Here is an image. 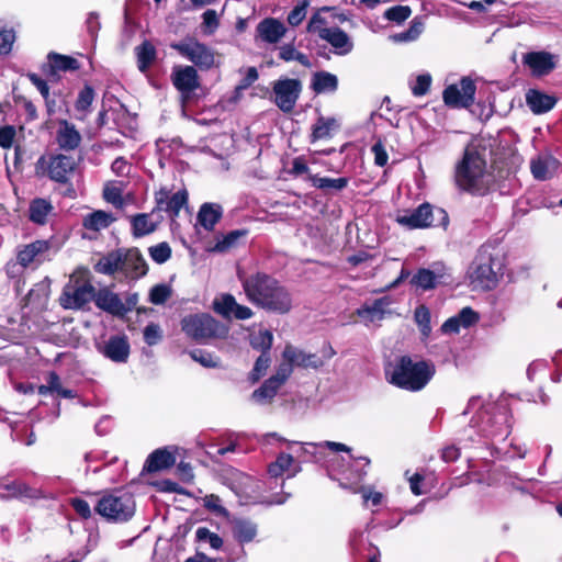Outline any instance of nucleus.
I'll return each instance as SVG.
<instances>
[{"mask_svg":"<svg viewBox=\"0 0 562 562\" xmlns=\"http://www.w3.org/2000/svg\"><path fill=\"white\" fill-rule=\"evenodd\" d=\"M247 300L267 312L284 315L295 306L294 294L286 285L265 272L238 274Z\"/></svg>","mask_w":562,"mask_h":562,"instance_id":"nucleus-1","label":"nucleus"},{"mask_svg":"<svg viewBox=\"0 0 562 562\" xmlns=\"http://www.w3.org/2000/svg\"><path fill=\"white\" fill-rule=\"evenodd\" d=\"M475 413L471 427L477 428V434L484 438L504 440L509 435V412L505 402L483 403L479 396L469 400L463 415Z\"/></svg>","mask_w":562,"mask_h":562,"instance_id":"nucleus-2","label":"nucleus"},{"mask_svg":"<svg viewBox=\"0 0 562 562\" xmlns=\"http://www.w3.org/2000/svg\"><path fill=\"white\" fill-rule=\"evenodd\" d=\"M504 255L497 244L485 243L475 252L467 270L473 290L488 291L497 286L504 274Z\"/></svg>","mask_w":562,"mask_h":562,"instance_id":"nucleus-3","label":"nucleus"},{"mask_svg":"<svg viewBox=\"0 0 562 562\" xmlns=\"http://www.w3.org/2000/svg\"><path fill=\"white\" fill-rule=\"evenodd\" d=\"M453 178L458 189L475 195L485 194L492 182L484 155L472 145L465 147L457 162Z\"/></svg>","mask_w":562,"mask_h":562,"instance_id":"nucleus-4","label":"nucleus"},{"mask_svg":"<svg viewBox=\"0 0 562 562\" xmlns=\"http://www.w3.org/2000/svg\"><path fill=\"white\" fill-rule=\"evenodd\" d=\"M435 369L426 361H413L411 357L403 356L385 368L386 380L406 391H420L430 381Z\"/></svg>","mask_w":562,"mask_h":562,"instance_id":"nucleus-5","label":"nucleus"},{"mask_svg":"<svg viewBox=\"0 0 562 562\" xmlns=\"http://www.w3.org/2000/svg\"><path fill=\"white\" fill-rule=\"evenodd\" d=\"M94 510L109 521L125 522L135 515L136 501L130 492L114 491L103 494Z\"/></svg>","mask_w":562,"mask_h":562,"instance_id":"nucleus-6","label":"nucleus"},{"mask_svg":"<svg viewBox=\"0 0 562 562\" xmlns=\"http://www.w3.org/2000/svg\"><path fill=\"white\" fill-rule=\"evenodd\" d=\"M77 162L66 154H49L41 156L35 164L36 175L47 177L60 184H69L75 175Z\"/></svg>","mask_w":562,"mask_h":562,"instance_id":"nucleus-7","label":"nucleus"},{"mask_svg":"<svg viewBox=\"0 0 562 562\" xmlns=\"http://www.w3.org/2000/svg\"><path fill=\"white\" fill-rule=\"evenodd\" d=\"M184 334L196 341H206L214 338H224L228 328L209 314L186 316L181 322Z\"/></svg>","mask_w":562,"mask_h":562,"instance_id":"nucleus-8","label":"nucleus"},{"mask_svg":"<svg viewBox=\"0 0 562 562\" xmlns=\"http://www.w3.org/2000/svg\"><path fill=\"white\" fill-rule=\"evenodd\" d=\"M94 286L83 273L72 274L59 297L60 305L68 310H79L94 297Z\"/></svg>","mask_w":562,"mask_h":562,"instance_id":"nucleus-9","label":"nucleus"},{"mask_svg":"<svg viewBox=\"0 0 562 562\" xmlns=\"http://www.w3.org/2000/svg\"><path fill=\"white\" fill-rule=\"evenodd\" d=\"M170 47L200 69H210L215 64L214 52L194 37H186L171 43Z\"/></svg>","mask_w":562,"mask_h":562,"instance_id":"nucleus-10","label":"nucleus"},{"mask_svg":"<svg viewBox=\"0 0 562 562\" xmlns=\"http://www.w3.org/2000/svg\"><path fill=\"white\" fill-rule=\"evenodd\" d=\"M140 266V256L137 249L130 250L123 257L109 256L101 259L97 265V270L105 274H112L115 271H123L133 279L139 277L138 268Z\"/></svg>","mask_w":562,"mask_h":562,"instance_id":"nucleus-11","label":"nucleus"},{"mask_svg":"<svg viewBox=\"0 0 562 562\" xmlns=\"http://www.w3.org/2000/svg\"><path fill=\"white\" fill-rule=\"evenodd\" d=\"M276 105L284 113H291L300 98L302 83L299 79L281 78L273 82Z\"/></svg>","mask_w":562,"mask_h":562,"instance_id":"nucleus-12","label":"nucleus"},{"mask_svg":"<svg viewBox=\"0 0 562 562\" xmlns=\"http://www.w3.org/2000/svg\"><path fill=\"white\" fill-rule=\"evenodd\" d=\"M475 91L474 81L469 77H463L459 83L449 85L443 90L442 99L449 108H469L474 102Z\"/></svg>","mask_w":562,"mask_h":562,"instance_id":"nucleus-13","label":"nucleus"},{"mask_svg":"<svg viewBox=\"0 0 562 562\" xmlns=\"http://www.w3.org/2000/svg\"><path fill=\"white\" fill-rule=\"evenodd\" d=\"M335 355V350L329 346L323 350V356L305 352L292 345H286L283 352V360L292 361L294 367L303 369H319L325 362Z\"/></svg>","mask_w":562,"mask_h":562,"instance_id":"nucleus-14","label":"nucleus"},{"mask_svg":"<svg viewBox=\"0 0 562 562\" xmlns=\"http://www.w3.org/2000/svg\"><path fill=\"white\" fill-rule=\"evenodd\" d=\"M189 194L187 189H180L175 193L167 188H161L155 193L156 209L166 212L170 218H176L181 209L188 206Z\"/></svg>","mask_w":562,"mask_h":562,"instance_id":"nucleus-15","label":"nucleus"},{"mask_svg":"<svg viewBox=\"0 0 562 562\" xmlns=\"http://www.w3.org/2000/svg\"><path fill=\"white\" fill-rule=\"evenodd\" d=\"M55 142L63 151H75L82 142V136L75 124L67 120H58L55 132Z\"/></svg>","mask_w":562,"mask_h":562,"instance_id":"nucleus-16","label":"nucleus"},{"mask_svg":"<svg viewBox=\"0 0 562 562\" xmlns=\"http://www.w3.org/2000/svg\"><path fill=\"white\" fill-rule=\"evenodd\" d=\"M522 64L527 66L532 76L549 75L557 66V57L549 52H530L522 56Z\"/></svg>","mask_w":562,"mask_h":562,"instance_id":"nucleus-17","label":"nucleus"},{"mask_svg":"<svg viewBox=\"0 0 562 562\" xmlns=\"http://www.w3.org/2000/svg\"><path fill=\"white\" fill-rule=\"evenodd\" d=\"M390 305L391 299L389 296H383L370 303H364L356 311V314L367 326L370 324H376L384 319L385 315L389 313Z\"/></svg>","mask_w":562,"mask_h":562,"instance_id":"nucleus-18","label":"nucleus"},{"mask_svg":"<svg viewBox=\"0 0 562 562\" xmlns=\"http://www.w3.org/2000/svg\"><path fill=\"white\" fill-rule=\"evenodd\" d=\"M396 222L411 229L429 227L432 224V207L429 203H424L411 212L398 215Z\"/></svg>","mask_w":562,"mask_h":562,"instance_id":"nucleus-19","label":"nucleus"},{"mask_svg":"<svg viewBox=\"0 0 562 562\" xmlns=\"http://www.w3.org/2000/svg\"><path fill=\"white\" fill-rule=\"evenodd\" d=\"M173 86L183 94L189 95L199 88V77L193 66H176L172 69Z\"/></svg>","mask_w":562,"mask_h":562,"instance_id":"nucleus-20","label":"nucleus"},{"mask_svg":"<svg viewBox=\"0 0 562 562\" xmlns=\"http://www.w3.org/2000/svg\"><path fill=\"white\" fill-rule=\"evenodd\" d=\"M559 160L550 153H540L530 160V171L535 179L544 181L554 176Z\"/></svg>","mask_w":562,"mask_h":562,"instance_id":"nucleus-21","label":"nucleus"},{"mask_svg":"<svg viewBox=\"0 0 562 562\" xmlns=\"http://www.w3.org/2000/svg\"><path fill=\"white\" fill-rule=\"evenodd\" d=\"M5 493L3 498H16L20 501H36L44 497L41 488L32 486L23 481L15 480L0 487Z\"/></svg>","mask_w":562,"mask_h":562,"instance_id":"nucleus-22","label":"nucleus"},{"mask_svg":"<svg viewBox=\"0 0 562 562\" xmlns=\"http://www.w3.org/2000/svg\"><path fill=\"white\" fill-rule=\"evenodd\" d=\"M446 269L441 265H435L432 269H418V271L414 274L411 282L412 284L423 289V290H431L437 286V284L445 282Z\"/></svg>","mask_w":562,"mask_h":562,"instance_id":"nucleus-23","label":"nucleus"},{"mask_svg":"<svg viewBox=\"0 0 562 562\" xmlns=\"http://www.w3.org/2000/svg\"><path fill=\"white\" fill-rule=\"evenodd\" d=\"M321 40L330 44L334 53L339 56L348 55L353 49L351 37L338 26H331L329 31L324 32Z\"/></svg>","mask_w":562,"mask_h":562,"instance_id":"nucleus-24","label":"nucleus"},{"mask_svg":"<svg viewBox=\"0 0 562 562\" xmlns=\"http://www.w3.org/2000/svg\"><path fill=\"white\" fill-rule=\"evenodd\" d=\"M80 68L79 61L67 55L49 53L47 64L43 66V71L47 76H56L59 71H74Z\"/></svg>","mask_w":562,"mask_h":562,"instance_id":"nucleus-25","label":"nucleus"},{"mask_svg":"<svg viewBox=\"0 0 562 562\" xmlns=\"http://www.w3.org/2000/svg\"><path fill=\"white\" fill-rule=\"evenodd\" d=\"M100 351L114 362H125L130 355V345L126 338L114 336L104 342Z\"/></svg>","mask_w":562,"mask_h":562,"instance_id":"nucleus-26","label":"nucleus"},{"mask_svg":"<svg viewBox=\"0 0 562 562\" xmlns=\"http://www.w3.org/2000/svg\"><path fill=\"white\" fill-rule=\"evenodd\" d=\"M256 31L262 42L276 44L284 36L286 29L279 20L267 18L259 22Z\"/></svg>","mask_w":562,"mask_h":562,"instance_id":"nucleus-27","label":"nucleus"},{"mask_svg":"<svg viewBox=\"0 0 562 562\" xmlns=\"http://www.w3.org/2000/svg\"><path fill=\"white\" fill-rule=\"evenodd\" d=\"M138 20V0H127L124 8V27L121 45L126 46L133 38Z\"/></svg>","mask_w":562,"mask_h":562,"instance_id":"nucleus-28","label":"nucleus"},{"mask_svg":"<svg viewBox=\"0 0 562 562\" xmlns=\"http://www.w3.org/2000/svg\"><path fill=\"white\" fill-rule=\"evenodd\" d=\"M93 301L95 305L113 315H123L126 312L125 305L121 299L113 292L103 289L99 292L94 291Z\"/></svg>","mask_w":562,"mask_h":562,"instance_id":"nucleus-29","label":"nucleus"},{"mask_svg":"<svg viewBox=\"0 0 562 562\" xmlns=\"http://www.w3.org/2000/svg\"><path fill=\"white\" fill-rule=\"evenodd\" d=\"M175 462L176 457L169 448H159L147 457L144 469L148 472H157L172 467Z\"/></svg>","mask_w":562,"mask_h":562,"instance_id":"nucleus-30","label":"nucleus"},{"mask_svg":"<svg viewBox=\"0 0 562 562\" xmlns=\"http://www.w3.org/2000/svg\"><path fill=\"white\" fill-rule=\"evenodd\" d=\"M49 249V243L47 240H35L29 245H25L18 252V262L27 267L32 262L40 261L41 257Z\"/></svg>","mask_w":562,"mask_h":562,"instance_id":"nucleus-31","label":"nucleus"},{"mask_svg":"<svg viewBox=\"0 0 562 562\" xmlns=\"http://www.w3.org/2000/svg\"><path fill=\"white\" fill-rule=\"evenodd\" d=\"M223 216V207L217 203H203L198 212L196 221L211 232Z\"/></svg>","mask_w":562,"mask_h":562,"instance_id":"nucleus-32","label":"nucleus"},{"mask_svg":"<svg viewBox=\"0 0 562 562\" xmlns=\"http://www.w3.org/2000/svg\"><path fill=\"white\" fill-rule=\"evenodd\" d=\"M526 103L535 114H541L554 106L555 99L539 90L530 89L526 93Z\"/></svg>","mask_w":562,"mask_h":562,"instance_id":"nucleus-33","label":"nucleus"},{"mask_svg":"<svg viewBox=\"0 0 562 562\" xmlns=\"http://www.w3.org/2000/svg\"><path fill=\"white\" fill-rule=\"evenodd\" d=\"M311 88L317 94L335 92L338 88V78L328 71H317L312 77Z\"/></svg>","mask_w":562,"mask_h":562,"instance_id":"nucleus-34","label":"nucleus"},{"mask_svg":"<svg viewBox=\"0 0 562 562\" xmlns=\"http://www.w3.org/2000/svg\"><path fill=\"white\" fill-rule=\"evenodd\" d=\"M115 220L112 213L98 210L87 214L83 217L82 225L88 231L100 232L108 228Z\"/></svg>","mask_w":562,"mask_h":562,"instance_id":"nucleus-35","label":"nucleus"},{"mask_svg":"<svg viewBox=\"0 0 562 562\" xmlns=\"http://www.w3.org/2000/svg\"><path fill=\"white\" fill-rule=\"evenodd\" d=\"M234 538L239 543L251 542L258 532L257 525L248 519H236L232 525Z\"/></svg>","mask_w":562,"mask_h":562,"instance_id":"nucleus-36","label":"nucleus"},{"mask_svg":"<svg viewBox=\"0 0 562 562\" xmlns=\"http://www.w3.org/2000/svg\"><path fill=\"white\" fill-rule=\"evenodd\" d=\"M53 210L50 201L41 198L34 199L29 207L30 220L35 224L44 225Z\"/></svg>","mask_w":562,"mask_h":562,"instance_id":"nucleus-37","label":"nucleus"},{"mask_svg":"<svg viewBox=\"0 0 562 562\" xmlns=\"http://www.w3.org/2000/svg\"><path fill=\"white\" fill-rule=\"evenodd\" d=\"M336 128L338 123L334 117L319 116L312 127L311 142L330 138Z\"/></svg>","mask_w":562,"mask_h":562,"instance_id":"nucleus-38","label":"nucleus"},{"mask_svg":"<svg viewBox=\"0 0 562 562\" xmlns=\"http://www.w3.org/2000/svg\"><path fill=\"white\" fill-rule=\"evenodd\" d=\"M247 234L244 229L232 231L224 235H217L215 237V243L213 246H210L209 250L213 252H225L232 248H234L238 239L244 237Z\"/></svg>","mask_w":562,"mask_h":562,"instance_id":"nucleus-39","label":"nucleus"},{"mask_svg":"<svg viewBox=\"0 0 562 562\" xmlns=\"http://www.w3.org/2000/svg\"><path fill=\"white\" fill-rule=\"evenodd\" d=\"M308 180L311 181L313 187L321 190L341 191L348 186L347 178L333 179L327 177H319L317 175H308Z\"/></svg>","mask_w":562,"mask_h":562,"instance_id":"nucleus-40","label":"nucleus"},{"mask_svg":"<svg viewBox=\"0 0 562 562\" xmlns=\"http://www.w3.org/2000/svg\"><path fill=\"white\" fill-rule=\"evenodd\" d=\"M280 385L270 378L257 390L254 391L251 397L256 403H269L277 394Z\"/></svg>","mask_w":562,"mask_h":562,"instance_id":"nucleus-41","label":"nucleus"},{"mask_svg":"<svg viewBox=\"0 0 562 562\" xmlns=\"http://www.w3.org/2000/svg\"><path fill=\"white\" fill-rule=\"evenodd\" d=\"M327 11H329V8L325 7L311 16L306 27L308 33L317 34L318 37L322 38L324 36V32L330 30V27L327 26L328 21L323 16V12Z\"/></svg>","mask_w":562,"mask_h":562,"instance_id":"nucleus-42","label":"nucleus"},{"mask_svg":"<svg viewBox=\"0 0 562 562\" xmlns=\"http://www.w3.org/2000/svg\"><path fill=\"white\" fill-rule=\"evenodd\" d=\"M294 463V459L289 453H280L276 461L270 463L268 467V473L271 477H279L285 472L291 470Z\"/></svg>","mask_w":562,"mask_h":562,"instance_id":"nucleus-43","label":"nucleus"},{"mask_svg":"<svg viewBox=\"0 0 562 562\" xmlns=\"http://www.w3.org/2000/svg\"><path fill=\"white\" fill-rule=\"evenodd\" d=\"M273 335L270 330H259L250 337V345L254 349L262 352H269L272 347Z\"/></svg>","mask_w":562,"mask_h":562,"instance_id":"nucleus-44","label":"nucleus"},{"mask_svg":"<svg viewBox=\"0 0 562 562\" xmlns=\"http://www.w3.org/2000/svg\"><path fill=\"white\" fill-rule=\"evenodd\" d=\"M414 319L419 327V330L424 337H428L431 333L430 326V312L425 305L416 307L414 313Z\"/></svg>","mask_w":562,"mask_h":562,"instance_id":"nucleus-45","label":"nucleus"},{"mask_svg":"<svg viewBox=\"0 0 562 562\" xmlns=\"http://www.w3.org/2000/svg\"><path fill=\"white\" fill-rule=\"evenodd\" d=\"M424 23L417 19L411 22L408 30L394 34L393 40L398 43L415 41L423 32Z\"/></svg>","mask_w":562,"mask_h":562,"instance_id":"nucleus-46","label":"nucleus"},{"mask_svg":"<svg viewBox=\"0 0 562 562\" xmlns=\"http://www.w3.org/2000/svg\"><path fill=\"white\" fill-rule=\"evenodd\" d=\"M195 538L200 543H207L210 548L218 550L223 546V539L205 527H199L195 531Z\"/></svg>","mask_w":562,"mask_h":562,"instance_id":"nucleus-47","label":"nucleus"},{"mask_svg":"<svg viewBox=\"0 0 562 562\" xmlns=\"http://www.w3.org/2000/svg\"><path fill=\"white\" fill-rule=\"evenodd\" d=\"M172 293V289L167 283H159L153 286L148 293V300L155 305L164 304Z\"/></svg>","mask_w":562,"mask_h":562,"instance_id":"nucleus-48","label":"nucleus"},{"mask_svg":"<svg viewBox=\"0 0 562 562\" xmlns=\"http://www.w3.org/2000/svg\"><path fill=\"white\" fill-rule=\"evenodd\" d=\"M47 389L52 390V394L64 398H74L76 393L70 389H64L59 376L55 372H50L47 378Z\"/></svg>","mask_w":562,"mask_h":562,"instance_id":"nucleus-49","label":"nucleus"},{"mask_svg":"<svg viewBox=\"0 0 562 562\" xmlns=\"http://www.w3.org/2000/svg\"><path fill=\"white\" fill-rule=\"evenodd\" d=\"M149 257L158 265H162L171 257V247L167 241H161L148 248Z\"/></svg>","mask_w":562,"mask_h":562,"instance_id":"nucleus-50","label":"nucleus"},{"mask_svg":"<svg viewBox=\"0 0 562 562\" xmlns=\"http://www.w3.org/2000/svg\"><path fill=\"white\" fill-rule=\"evenodd\" d=\"M190 357L205 368H216L220 366V358L202 349H195L189 352Z\"/></svg>","mask_w":562,"mask_h":562,"instance_id":"nucleus-51","label":"nucleus"},{"mask_svg":"<svg viewBox=\"0 0 562 562\" xmlns=\"http://www.w3.org/2000/svg\"><path fill=\"white\" fill-rule=\"evenodd\" d=\"M237 302L232 294H223L220 300L214 302V308L218 314L229 317L236 306Z\"/></svg>","mask_w":562,"mask_h":562,"instance_id":"nucleus-52","label":"nucleus"},{"mask_svg":"<svg viewBox=\"0 0 562 562\" xmlns=\"http://www.w3.org/2000/svg\"><path fill=\"white\" fill-rule=\"evenodd\" d=\"M103 198L108 203L113 204L116 207H122L124 205V200L122 198V189L115 184H106L103 189Z\"/></svg>","mask_w":562,"mask_h":562,"instance_id":"nucleus-53","label":"nucleus"},{"mask_svg":"<svg viewBox=\"0 0 562 562\" xmlns=\"http://www.w3.org/2000/svg\"><path fill=\"white\" fill-rule=\"evenodd\" d=\"M412 10L408 5H394L384 12V18L401 23L409 18Z\"/></svg>","mask_w":562,"mask_h":562,"instance_id":"nucleus-54","label":"nucleus"},{"mask_svg":"<svg viewBox=\"0 0 562 562\" xmlns=\"http://www.w3.org/2000/svg\"><path fill=\"white\" fill-rule=\"evenodd\" d=\"M94 98V92L91 87L86 86L78 94L77 101H76V110L78 112L86 113L90 105L92 104Z\"/></svg>","mask_w":562,"mask_h":562,"instance_id":"nucleus-55","label":"nucleus"},{"mask_svg":"<svg viewBox=\"0 0 562 562\" xmlns=\"http://www.w3.org/2000/svg\"><path fill=\"white\" fill-rule=\"evenodd\" d=\"M462 328H469L480 321V315L470 306L463 307L457 315Z\"/></svg>","mask_w":562,"mask_h":562,"instance_id":"nucleus-56","label":"nucleus"},{"mask_svg":"<svg viewBox=\"0 0 562 562\" xmlns=\"http://www.w3.org/2000/svg\"><path fill=\"white\" fill-rule=\"evenodd\" d=\"M271 362L270 353L262 352L255 362L251 371V378L254 381L259 380L267 371Z\"/></svg>","mask_w":562,"mask_h":562,"instance_id":"nucleus-57","label":"nucleus"},{"mask_svg":"<svg viewBox=\"0 0 562 562\" xmlns=\"http://www.w3.org/2000/svg\"><path fill=\"white\" fill-rule=\"evenodd\" d=\"M308 1L304 0L300 4L295 5L288 15V23L291 26H297L306 16Z\"/></svg>","mask_w":562,"mask_h":562,"instance_id":"nucleus-58","label":"nucleus"},{"mask_svg":"<svg viewBox=\"0 0 562 562\" xmlns=\"http://www.w3.org/2000/svg\"><path fill=\"white\" fill-rule=\"evenodd\" d=\"M293 368L295 367L292 363V361L283 360V362L280 363L276 374L272 375L270 379L281 386L292 374Z\"/></svg>","mask_w":562,"mask_h":562,"instance_id":"nucleus-59","label":"nucleus"},{"mask_svg":"<svg viewBox=\"0 0 562 562\" xmlns=\"http://www.w3.org/2000/svg\"><path fill=\"white\" fill-rule=\"evenodd\" d=\"M431 83V77L429 74H423L417 76L414 85L412 86V92L416 97L424 95L428 92Z\"/></svg>","mask_w":562,"mask_h":562,"instance_id":"nucleus-60","label":"nucleus"},{"mask_svg":"<svg viewBox=\"0 0 562 562\" xmlns=\"http://www.w3.org/2000/svg\"><path fill=\"white\" fill-rule=\"evenodd\" d=\"M161 220L162 216L158 210L153 211L149 215L143 214V235L153 233Z\"/></svg>","mask_w":562,"mask_h":562,"instance_id":"nucleus-61","label":"nucleus"},{"mask_svg":"<svg viewBox=\"0 0 562 562\" xmlns=\"http://www.w3.org/2000/svg\"><path fill=\"white\" fill-rule=\"evenodd\" d=\"M70 506L74 508L76 514L82 519H89L92 515L89 503L80 497H74L69 501Z\"/></svg>","mask_w":562,"mask_h":562,"instance_id":"nucleus-62","label":"nucleus"},{"mask_svg":"<svg viewBox=\"0 0 562 562\" xmlns=\"http://www.w3.org/2000/svg\"><path fill=\"white\" fill-rule=\"evenodd\" d=\"M15 128L12 125L0 127V147L8 149L12 146L15 137Z\"/></svg>","mask_w":562,"mask_h":562,"instance_id":"nucleus-63","label":"nucleus"},{"mask_svg":"<svg viewBox=\"0 0 562 562\" xmlns=\"http://www.w3.org/2000/svg\"><path fill=\"white\" fill-rule=\"evenodd\" d=\"M145 341L148 345H156L161 339V329L156 324H149L143 331Z\"/></svg>","mask_w":562,"mask_h":562,"instance_id":"nucleus-64","label":"nucleus"}]
</instances>
